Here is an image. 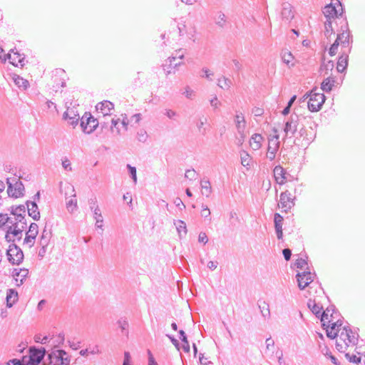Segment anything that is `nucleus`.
Wrapping results in <instances>:
<instances>
[{
    "label": "nucleus",
    "instance_id": "aec40b11",
    "mask_svg": "<svg viewBox=\"0 0 365 365\" xmlns=\"http://www.w3.org/2000/svg\"><path fill=\"white\" fill-rule=\"evenodd\" d=\"M26 205L28 215L34 220L38 221L41 217V215L36 202L35 201L28 200L26 202Z\"/></svg>",
    "mask_w": 365,
    "mask_h": 365
},
{
    "label": "nucleus",
    "instance_id": "20e7f679",
    "mask_svg": "<svg viewBox=\"0 0 365 365\" xmlns=\"http://www.w3.org/2000/svg\"><path fill=\"white\" fill-rule=\"evenodd\" d=\"M27 222L26 221L17 222L14 221L10 225L8 226L5 238L9 242H14V239L11 237V236H14L15 235H20L19 237V240H20L22 237V232L26 228Z\"/></svg>",
    "mask_w": 365,
    "mask_h": 365
},
{
    "label": "nucleus",
    "instance_id": "79ce46f5",
    "mask_svg": "<svg viewBox=\"0 0 365 365\" xmlns=\"http://www.w3.org/2000/svg\"><path fill=\"white\" fill-rule=\"evenodd\" d=\"M148 138V135L147 134V132L144 129H140L137 132V139L138 141L145 143Z\"/></svg>",
    "mask_w": 365,
    "mask_h": 365
},
{
    "label": "nucleus",
    "instance_id": "3c124183",
    "mask_svg": "<svg viewBox=\"0 0 365 365\" xmlns=\"http://www.w3.org/2000/svg\"><path fill=\"white\" fill-rule=\"evenodd\" d=\"M202 210L201 212L202 217L205 218H209V220H211L210 216V211L207 205H202Z\"/></svg>",
    "mask_w": 365,
    "mask_h": 365
},
{
    "label": "nucleus",
    "instance_id": "6e6d98bb",
    "mask_svg": "<svg viewBox=\"0 0 365 365\" xmlns=\"http://www.w3.org/2000/svg\"><path fill=\"white\" fill-rule=\"evenodd\" d=\"M123 365H132L131 364V356L128 351L124 352V359Z\"/></svg>",
    "mask_w": 365,
    "mask_h": 365
},
{
    "label": "nucleus",
    "instance_id": "4468645a",
    "mask_svg": "<svg viewBox=\"0 0 365 365\" xmlns=\"http://www.w3.org/2000/svg\"><path fill=\"white\" fill-rule=\"evenodd\" d=\"M7 184H8L7 192L9 196L17 198L19 197L24 195V185L21 181L18 180L15 182L14 187L13 185L10 182L9 179L7 178Z\"/></svg>",
    "mask_w": 365,
    "mask_h": 365
},
{
    "label": "nucleus",
    "instance_id": "6e6552de",
    "mask_svg": "<svg viewBox=\"0 0 365 365\" xmlns=\"http://www.w3.org/2000/svg\"><path fill=\"white\" fill-rule=\"evenodd\" d=\"M46 351L44 347L36 348L31 346L29 348V365H38L46 355Z\"/></svg>",
    "mask_w": 365,
    "mask_h": 365
},
{
    "label": "nucleus",
    "instance_id": "7c9ffc66",
    "mask_svg": "<svg viewBox=\"0 0 365 365\" xmlns=\"http://www.w3.org/2000/svg\"><path fill=\"white\" fill-rule=\"evenodd\" d=\"M202 193L206 197H209L212 192V187L209 180H202L201 181Z\"/></svg>",
    "mask_w": 365,
    "mask_h": 365
},
{
    "label": "nucleus",
    "instance_id": "cd10ccee",
    "mask_svg": "<svg viewBox=\"0 0 365 365\" xmlns=\"http://www.w3.org/2000/svg\"><path fill=\"white\" fill-rule=\"evenodd\" d=\"M72 113H73V116L70 115L68 111L64 112L63 118L67 120L70 125L76 126L78 123L79 116L74 110H72Z\"/></svg>",
    "mask_w": 365,
    "mask_h": 365
},
{
    "label": "nucleus",
    "instance_id": "e433bc0d",
    "mask_svg": "<svg viewBox=\"0 0 365 365\" xmlns=\"http://www.w3.org/2000/svg\"><path fill=\"white\" fill-rule=\"evenodd\" d=\"M231 84V80L225 77H223L222 79H219L217 83L218 86L225 90L228 89Z\"/></svg>",
    "mask_w": 365,
    "mask_h": 365
},
{
    "label": "nucleus",
    "instance_id": "dca6fc26",
    "mask_svg": "<svg viewBox=\"0 0 365 365\" xmlns=\"http://www.w3.org/2000/svg\"><path fill=\"white\" fill-rule=\"evenodd\" d=\"M38 233V226L35 222H31L29 227L28 231L26 232L24 243L29 245V247L34 246L35 240Z\"/></svg>",
    "mask_w": 365,
    "mask_h": 365
},
{
    "label": "nucleus",
    "instance_id": "09e8293b",
    "mask_svg": "<svg viewBox=\"0 0 365 365\" xmlns=\"http://www.w3.org/2000/svg\"><path fill=\"white\" fill-rule=\"evenodd\" d=\"M197 176V173L194 169H189L185 171V177L190 180H195Z\"/></svg>",
    "mask_w": 365,
    "mask_h": 365
},
{
    "label": "nucleus",
    "instance_id": "4c0bfd02",
    "mask_svg": "<svg viewBox=\"0 0 365 365\" xmlns=\"http://www.w3.org/2000/svg\"><path fill=\"white\" fill-rule=\"evenodd\" d=\"M14 82L16 85L18 86L20 88L26 89L29 86V81L24 79L23 78L18 76L14 79Z\"/></svg>",
    "mask_w": 365,
    "mask_h": 365
},
{
    "label": "nucleus",
    "instance_id": "a19ab883",
    "mask_svg": "<svg viewBox=\"0 0 365 365\" xmlns=\"http://www.w3.org/2000/svg\"><path fill=\"white\" fill-rule=\"evenodd\" d=\"M127 168H128V173H129L130 178L133 180V182L135 184H136L137 183L136 168L134 167V166L130 165V164H128L127 165Z\"/></svg>",
    "mask_w": 365,
    "mask_h": 365
},
{
    "label": "nucleus",
    "instance_id": "72a5a7b5",
    "mask_svg": "<svg viewBox=\"0 0 365 365\" xmlns=\"http://www.w3.org/2000/svg\"><path fill=\"white\" fill-rule=\"evenodd\" d=\"M283 221H284L283 217L279 213H275L274 215V229L275 230L282 229Z\"/></svg>",
    "mask_w": 365,
    "mask_h": 365
},
{
    "label": "nucleus",
    "instance_id": "b1692460",
    "mask_svg": "<svg viewBox=\"0 0 365 365\" xmlns=\"http://www.w3.org/2000/svg\"><path fill=\"white\" fill-rule=\"evenodd\" d=\"M281 16L287 21H290L294 18V11L290 4L284 2L282 4Z\"/></svg>",
    "mask_w": 365,
    "mask_h": 365
},
{
    "label": "nucleus",
    "instance_id": "c756f323",
    "mask_svg": "<svg viewBox=\"0 0 365 365\" xmlns=\"http://www.w3.org/2000/svg\"><path fill=\"white\" fill-rule=\"evenodd\" d=\"M51 233L49 230H47L46 228L42 231L40 240L39 245L43 246H48L50 242Z\"/></svg>",
    "mask_w": 365,
    "mask_h": 365
},
{
    "label": "nucleus",
    "instance_id": "9d476101",
    "mask_svg": "<svg viewBox=\"0 0 365 365\" xmlns=\"http://www.w3.org/2000/svg\"><path fill=\"white\" fill-rule=\"evenodd\" d=\"M299 117L296 113H292L287 118L284 123V131L285 133V137L293 136L297 131V127L299 125Z\"/></svg>",
    "mask_w": 365,
    "mask_h": 365
},
{
    "label": "nucleus",
    "instance_id": "338daca9",
    "mask_svg": "<svg viewBox=\"0 0 365 365\" xmlns=\"http://www.w3.org/2000/svg\"><path fill=\"white\" fill-rule=\"evenodd\" d=\"M88 205L91 210H94L97 205V198L96 197H91L88 200Z\"/></svg>",
    "mask_w": 365,
    "mask_h": 365
},
{
    "label": "nucleus",
    "instance_id": "603ef678",
    "mask_svg": "<svg viewBox=\"0 0 365 365\" xmlns=\"http://www.w3.org/2000/svg\"><path fill=\"white\" fill-rule=\"evenodd\" d=\"M164 114L170 119L175 120V118L178 115V114L171 110V109H165Z\"/></svg>",
    "mask_w": 365,
    "mask_h": 365
},
{
    "label": "nucleus",
    "instance_id": "bb28decb",
    "mask_svg": "<svg viewBox=\"0 0 365 365\" xmlns=\"http://www.w3.org/2000/svg\"><path fill=\"white\" fill-rule=\"evenodd\" d=\"M262 140L263 137L262 136V135L259 133L253 134L250 140V144L252 150H259L262 146Z\"/></svg>",
    "mask_w": 365,
    "mask_h": 365
},
{
    "label": "nucleus",
    "instance_id": "5fc2aeb1",
    "mask_svg": "<svg viewBox=\"0 0 365 365\" xmlns=\"http://www.w3.org/2000/svg\"><path fill=\"white\" fill-rule=\"evenodd\" d=\"M182 94L185 95L187 98L192 99L194 96V91L189 86H186Z\"/></svg>",
    "mask_w": 365,
    "mask_h": 365
},
{
    "label": "nucleus",
    "instance_id": "f3484780",
    "mask_svg": "<svg viewBox=\"0 0 365 365\" xmlns=\"http://www.w3.org/2000/svg\"><path fill=\"white\" fill-rule=\"evenodd\" d=\"M11 215L14 216V221L21 222L26 221V206L24 205H12L8 209Z\"/></svg>",
    "mask_w": 365,
    "mask_h": 365
},
{
    "label": "nucleus",
    "instance_id": "f704fd0d",
    "mask_svg": "<svg viewBox=\"0 0 365 365\" xmlns=\"http://www.w3.org/2000/svg\"><path fill=\"white\" fill-rule=\"evenodd\" d=\"M117 323L118 324V327L120 328L122 333L125 334L126 336H128V322L127 319L125 318H120L118 321Z\"/></svg>",
    "mask_w": 365,
    "mask_h": 365
},
{
    "label": "nucleus",
    "instance_id": "58836bf2",
    "mask_svg": "<svg viewBox=\"0 0 365 365\" xmlns=\"http://www.w3.org/2000/svg\"><path fill=\"white\" fill-rule=\"evenodd\" d=\"M13 222V218L9 217L7 214L0 213V228L4 226L6 223H9L11 225Z\"/></svg>",
    "mask_w": 365,
    "mask_h": 365
},
{
    "label": "nucleus",
    "instance_id": "ddd939ff",
    "mask_svg": "<svg viewBox=\"0 0 365 365\" xmlns=\"http://www.w3.org/2000/svg\"><path fill=\"white\" fill-rule=\"evenodd\" d=\"M279 135L276 134L269 138V144L267 148V157L269 160L275 158V155L279 147Z\"/></svg>",
    "mask_w": 365,
    "mask_h": 365
},
{
    "label": "nucleus",
    "instance_id": "423d86ee",
    "mask_svg": "<svg viewBox=\"0 0 365 365\" xmlns=\"http://www.w3.org/2000/svg\"><path fill=\"white\" fill-rule=\"evenodd\" d=\"M8 261L12 264H20L24 260V253L21 249L15 243H11L6 250Z\"/></svg>",
    "mask_w": 365,
    "mask_h": 365
},
{
    "label": "nucleus",
    "instance_id": "a211bd4d",
    "mask_svg": "<svg viewBox=\"0 0 365 365\" xmlns=\"http://www.w3.org/2000/svg\"><path fill=\"white\" fill-rule=\"evenodd\" d=\"M350 53V48H347L345 51L341 50V53L336 65V69L339 73H343L346 70L348 66L349 55Z\"/></svg>",
    "mask_w": 365,
    "mask_h": 365
},
{
    "label": "nucleus",
    "instance_id": "ea45409f",
    "mask_svg": "<svg viewBox=\"0 0 365 365\" xmlns=\"http://www.w3.org/2000/svg\"><path fill=\"white\" fill-rule=\"evenodd\" d=\"M241 164L244 167L250 166V155L246 151H242L240 153Z\"/></svg>",
    "mask_w": 365,
    "mask_h": 365
},
{
    "label": "nucleus",
    "instance_id": "473e14b6",
    "mask_svg": "<svg viewBox=\"0 0 365 365\" xmlns=\"http://www.w3.org/2000/svg\"><path fill=\"white\" fill-rule=\"evenodd\" d=\"M281 58H282V61L286 63L287 66L289 65L290 63H292V61H293L294 59V56L292 55V53L289 51H283L281 53Z\"/></svg>",
    "mask_w": 365,
    "mask_h": 365
},
{
    "label": "nucleus",
    "instance_id": "69168bd1",
    "mask_svg": "<svg viewBox=\"0 0 365 365\" xmlns=\"http://www.w3.org/2000/svg\"><path fill=\"white\" fill-rule=\"evenodd\" d=\"M204 123H205V122L202 119H200L199 122L197 123V127L198 128V130L202 135H205V133H206L205 128H203Z\"/></svg>",
    "mask_w": 365,
    "mask_h": 365
},
{
    "label": "nucleus",
    "instance_id": "13d9d810",
    "mask_svg": "<svg viewBox=\"0 0 365 365\" xmlns=\"http://www.w3.org/2000/svg\"><path fill=\"white\" fill-rule=\"evenodd\" d=\"M307 264V261L304 259L299 258L297 259L295 265L299 269H302L305 265Z\"/></svg>",
    "mask_w": 365,
    "mask_h": 365
},
{
    "label": "nucleus",
    "instance_id": "c03bdc74",
    "mask_svg": "<svg viewBox=\"0 0 365 365\" xmlns=\"http://www.w3.org/2000/svg\"><path fill=\"white\" fill-rule=\"evenodd\" d=\"M345 356L349 361L354 363V364H359L361 362V357L357 356L355 354H350L349 353H346L345 354Z\"/></svg>",
    "mask_w": 365,
    "mask_h": 365
},
{
    "label": "nucleus",
    "instance_id": "2eb2a0df",
    "mask_svg": "<svg viewBox=\"0 0 365 365\" xmlns=\"http://www.w3.org/2000/svg\"><path fill=\"white\" fill-rule=\"evenodd\" d=\"M295 197H292L291 193L286 190L280 195L279 204L284 212H287L294 206Z\"/></svg>",
    "mask_w": 365,
    "mask_h": 365
},
{
    "label": "nucleus",
    "instance_id": "2f4dec72",
    "mask_svg": "<svg viewBox=\"0 0 365 365\" xmlns=\"http://www.w3.org/2000/svg\"><path fill=\"white\" fill-rule=\"evenodd\" d=\"M258 307L259 309H260L262 315L264 318L269 317L270 316L269 305L265 302H259Z\"/></svg>",
    "mask_w": 365,
    "mask_h": 365
},
{
    "label": "nucleus",
    "instance_id": "0e129e2a",
    "mask_svg": "<svg viewBox=\"0 0 365 365\" xmlns=\"http://www.w3.org/2000/svg\"><path fill=\"white\" fill-rule=\"evenodd\" d=\"M198 241L203 244H206L208 241L207 236L205 232H201L198 236Z\"/></svg>",
    "mask_w": 365,
    "mask_h": 365
},
{
    "label": "nucleus",
    "instance_id": "a878e982",
    "mask_svg": "<svg viewBox=\"0 0 365 365\" xmlns=\"http://www.w3.org/2000/svg\"><path fill=\"white\" fill-rule=\"evenodd\" d=\"M336 83L335 78L329 76L323 80L321 83V89L326 93H329Z\"/></svg>",
    "mask_w": 365,
    "mask_h": 365
},
{
    "label": "nucleus",
    "instance_id": "c85d7f7f",
    "mask_svg": "<svg viewBox=\"0 0 365 365\" xmlns=\"http://www.w3.org/2000/svg\"><path fill=\"white\" fill-rule=\"evenodd\" d=\"M93 217L96 220V227L97 228L102 229L103 225H98V223H103V217L101 214V211L98 207V205H96L94 210H93Z\"/></svg>",
    "mask_w": 365,
    "mask_h": 365
},
{
    "label": "nucleus",
    "instance_id": "a18cd8bd",
    "mask_svg": "<svg viewBox=\"0 0 365 365\" xmlns=\"http://www.w3.org/2000/svg\"><path fill=\"white\" fill-rule=\"evenodd\" d=\"M324 27H325L324 35L327 36L331 34L333 29H332V24H331V20L327 19V21L324 23Z\"/></svg>",
    "mask_w": 365,
    "mask_h": 365
},
{
    "label": "nucleus",
    "instance_id": "f03ea898",
    "mask_svg": "<svg viewBox=\"0 0 365 365\" xmlns=\"http://www.w3.org/2000/svg\"><path fill=\"white\" fill-rule=\"evenodd\" d=\"M48 357V365H69L71 362V356L63 349H53Z\"/></svg>",
    "mask_w": 365,
    "mask_h": 365
},
{
    "label": "nucleus",
    "instance_id": "4d7b16f0",
    "mask_svg": "<svg viewBox=\"0 0 365 365\" xmlns=\"http://www.w3.org/2000/svg\"><path fill=\"white\" fill-rule=\"evenodd\" d=\"M166 336L170 340L172 344L179 351L180 350V343H179V341L173 335L166 334Z\"/></svg>",
    "mask_w": 365,
    "mask_h": 365
},
{
    "label": "nucleus",
    "instance_id": "bf43d9fd",
    "mask_svg": "<svg viewBox=\"0 0 365 365\" xmlns=\"http://www.w3.org/2000/svg\"><path fill=\"white\" fill-rule=\"evenodd\" d=\"M327 335L329 338L334 339L338 336V332L336 331H333L329 328H327Z\"/></svg>",
    "mask_w": 365,
    "mask_h": 365
},
{
    "label": "nucleus",
    "instance_id": "412c9836",
    "mask_svg": "<svg viewBox=\"0 0 365 365\" xmlns=\"http://www.w3.org/2000/svg\"><path fill=\"white\" fill-rule=\"evenodd\" d=\"M235 123L238 133L240 135L241 138L243 139L245 138V130L246 128V121H245V117L242 113L237 112L235 117Z\"/></svg>",
    "mask_w": 365,
    "mask_h": 365
},
{
    "label": "nucleus",
    "instance_id": "052dcab7",
    "mask_svg": "<svg viewBox=\"0 0 365 365\" xmlns=\"http://www.w3.org/2000/svg\"><path fill=\"white\" fill-rule=\"evenodd\" d=\"M174 204L179 208L180 210H182L185 208V205L183 204L182 200L180 197H176L175 199Z\"/></svg>",
    "mask_w": 365,
    "mask_h": 365
},
{
    "label": "nucleus",
    "instance_id": "9b49d317",
    "mask_svg": "<svg viewBox=\"0 0 365 365\" xmlns=\"http://www.w3.org/2000/svg\"><path fill=\"white\" fill-rule=\"evenodd\" d=\"M316 277L315 273H312L310 271H305L302 273H297L296 275L299 289H304L311 282L314 281Z\"/></svg>",
    "mask_w": 365,
    "mask_h": 365
},
{
    "label": "nucleus",
    "instance_id": "1a4fd4ad",
    "mask_svg": "<svg viewBox=\"0 0 365 365\" xmlns=\"http://www.w3.org/2000/svg\"><path fill=\"white\" fill-rule=\"evenodd\" d=\"M359 334L354 332L349 325L344 326L339 334V339L344 342L346 346L349 344H356L358 341Z\"/></svg>",
    "mask_w": 365,
    "mask_h": 365
},
{
    "label": "nucleus",
    "instance_id": "4be33fe9",
    "mask_svg": "<svg viewBox=\"0 0 365 365\" xmlns=\"http://www.w3.org/2000/svg\"><path fill=\"white\" fill-rule=\"evenodd\" d=\"M273 173L276 182L279 185L284 184L287 180V171L281 165H277Z\"/></svg>",
    "mask_w": 365,
    "mask_h": 365
},
{
    "label": "nucleus",
    "instance_id": "8fccbe9b",
    "mask_svg": "<svg viewBox=\"0 0 365 365\" xmlns=\"http://www.w3.org/2000/svg\"><path fill=\"white\" fill-rule=\"evenodd\" d=\"M339 46V43L336 41L331 44L329 50V53L331 56H333L336 53Z\"/></svg>",
    "mask_w": 365,
    "mask_h": 365
},
{
    "label": "nucleus",
    "instance_id": "f8f14e48",
    "mask_svg": "<svg viewBox=\"0 0 365 365\" xmlns=\"http://www.w3.org/2000/svg\"><path fill=\"white\" fill-rule=\"evenodd\" d=\"M9 60V63L14 66L23 67L25 65L24 54L20 53L19 51H14V49H11L10 51L6 55L4 60Z\"/></svg>",
    "mask_w": 365,
    "mask_h": 365
},
{
    "label": "nucleus",
    "instance_id": "37998d69",
    "mask_svg": "<svg viewBox=\"0 0 365 365\" xmlns=\"http://www.w3.org/2000/svg\"><path fill=\"white\" fill-rule=\"evenodd\" d=\"M66 208L68 211L72 213L77 208V200L71 199L66 202Z\"/></svg>",
    "mask_w": 365,
    "mask_h": 365
},
{
    "label": "nucleus",
    "instance_id": "e2e57ef3",
    "mask_svg": "<svg viewBox=\"0 0 365 365\" xmlns=\"http://www.w3.org/2000/svg\"><path fill=\"white\" fill-rule=\"evenodd\" d=\"M284 258L286 261H289L291 259L292 250L289 248H285L282 250Z\"/></svg>",
    "mask_w": 365,
    "mask_h": 365
},
{
    "label": "nucleus",
    "instance_id": "0eeeda50",
    "mask_svg": "<svg viewBox=\"0 0 365 365\" xmlns=\"http://www.w3.org/2000/svg\"><path fill=\"white\" fill-rule=\"evenodd\" d=\"M99 123L90 113H85L81 119V127L83 133H92L98 126Z\"/></svg>",
    "mask_w": 365,
    "mask_h": 365
},
{
    "label": "nucleus",
    "instance_id": "864d4df0",
    "mask_svg": "<svg viewBox=\"0 0 365 365\" xmlns=\"http://www.w3.org/2000/svg\"><path fill=\"white\" fill-rule=\"evenodd\" d=\"M202 71L205 73V75H201L202 78H205L209 81H212V78L210 76H213V73L211 72L208 68H203L202 69Z\"/></svg>",
    "mask_w": 365,
    "mask_h": 365
},
{
    "label": "nucleus",
    "instance_id": "5701e85b",
    "mask_svg": "<svg viewBox=\"0 0 365 365\" xmlns=\"http://www.w3.org/2000/svg\"><path fill=\"white\" fill-rule=\"evenodd\" d=\"M29 274V270L27 269H14L12 272L13 277L16 281V285L21 286L24 284V280Z\"/></svg>",
    "mask_w": 365,
    "mask_h": 365
},
{
    "label": "nucleus",
    "instance_id": "393cba45",
    "mask_svg": "<svg viewBox=\"0 0 365 365\" xmlns=\"http://www.w3.org/2000/svg\"><path fill=\"white\" fill-rule=\"evenodd\" d=\"M18 292L14 289H9L6 293V306L9 308L13 307L15 302L18 300Z\"/></svg>",
    "mask_w": 365,
    "mask_h": 365
},
{
    "label": "nucleus",
    "instance_id": "7ed1b4c3",
    "mask_svg": "<svg viewBox=\"0 0 365 365\" xmlns=\"http://www.w3.org/2000/svg\"><path fill=\"white\" fill-rule=\"evenodd\" d=\"M335 41L341 44V50L345 51L347 48H350V51H351L353 38L346 21L345 25L341 26V31L338 34L337 38Z\"/></svg>",
    "mask_w": 365,
    "mask_h": 365
},
{
    "label": "nucleus",
    "instance_id": "680f3d73",
    "mask_svg": "<svg viewBox=\"0 0 365 365\" xmlns=\"http://www.w3.org/2000/svg\"><path fill=\"white\" fill-rule=\"evenodd\" d=\"M62 166L63 168L66 170H69L71 171L72 170L71 168V163L69 161V160L67 158H65L63 160H62Z\"/></svg>",
    "mask_w": 365,
    "mask_h": 365
},
{
    "label": "nucleus",
    "instance_id": "39448f33",
    "mask_svg": "<svg viewBox=\"0 0 365 365\" xmlns=\"http://www.w3.org/2000/svg\"><path fill=\"white\" fill-rule=\"evenodd\" d=\"M307 307L316 317L320 318L322 322H324L325 319H328V313L331 310L333 312L331 315L333 317L334 311L335 309V307L332 305L327 307L325 311L322 312L323 307L311 299L307 302Z\"/></svg>",
    "mask_w": 365,
    "mask_h": 365
},
{
    "label": "nucleus",
    "instance_id": "f257e3e1",
    "mask_svg": "<svg viewBox=\"0 0 365 365\" xmlns=\"http://www.w3.org/2000/svg\"><path fill=\"white\" fill-rule=\"evenodd\" d=\"M316 90L313 89L304 96V98L305 96L306 98H309L307 106L311 112H317L321 110L326 100V96L323 93H317Z\"/></svg>",
    "mask_w": 365,
    "mask_h": 365
},
{
    "label": "nucleus",
    "instance_id": "774afa93",
    "mask_svg": "<svg viewBox=\"0 0 365 365\" xmlns=\"http://www.w3.org/2000/svg\"><path fill=\"white\" fill-rule=\"evenodd\" d=\"M6 365H24V364L19 359H14L7 362Z\"/></svg>",
    "mask_w": 365,
    "mask_h": 365
},
{
    "label": "nucleus",
    "instance_id": "6ab92c4d",
    "mask_svg": "<svg viewBox=\"0 0 365 365\" xmlns=\"http://www.w3.org/2000/svg\"><path fill=\"white\" fill-rule=\"evenodd\" d=\"M96 111L103 116L110 115L111 111L114 109V104L110 101L99 102L96 106Z\"/></svg>",
    "mask_w": 365,
    "mask_h": 365
},
{
    "label": "nucleus",
    "instance_id": "49530a36",
    "mask_svg": "<svg viewBox=\"0 0 365 365\" xmlns=\"http://www.w3.org/2000/svg\"><path fill=\"white\" fill-rule=\"evenodd\" d=\"M176 228L180 235L181 232H183L185 234L187 233L186 224L182 220L178 221Z\"/></svg>",
    "mask_w": 365,
    "mask_h": 365
},
{
    "label": "nucleus",
    "instance_id": "de8ad7c7",
    "mask_svg": "<svg viewBox=\"0 0 365 365\" xmlns=\"http://www.w3.org/2000/svg\"><path fill=\"white\" fill-rule=\"evenodd\" d=\"M48 336H42L41 334H38L35 335L34 340L36 343H41L42 344H46L48 342Z\"/></svg>",
    "mask_w": 365,
    "mask_h": 365
},
{
    "label": "nucleus",
    "instance_id": "c9c22d12",
    "mask_svg": "<svg viewBox=\"0 0 365 365\" xmlns=\"http://www.w3.org/2000/svg\"><path fill=\"white\" fill-rule=\"evenodd\" d=\"M215 24L221 27H222L226 21L225 15L222 11H218L215 18Z\"/></svg>",
    "mask_w": 365,
    "mask_h": 365
}]
</instances>
